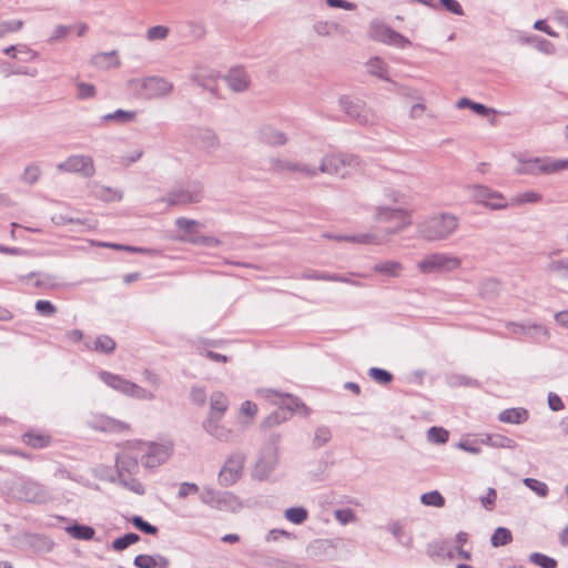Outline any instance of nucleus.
<instances>
[{
    "label": "nucleus",
    "instance_id": "obj_39",
    "mask_svg": "<svg viewBox=\"0 0 568 568\" xmlns=\"http://www.w3.org/2000/svg\"><path fill=\"white\" fill-rule=\"evenodd\" d=\"M367 71L369 74L378 77L383 80H388L387 78V65L386 63L378 57L371 58L367 63Z\"/></svg>",
    "mask_w": 568,
    "mask_h": 568
},
{
    "label": "nucleus",
    "instance_id": "obj_30",
    "mask_svg": "<svg viewBox=\"0 0 568 568\" xmlns=\"http://www.w3.org/2000/svg\"><path fill=\"white\" fill-rule=\"evenodd\" d=\"M134 565L138 568H154L156 566L160 568H166L169 566V560L160 555L156 557L150 555H139L134 558Z\"/></svg>",
    "mask_w": 568,
    "mask_h": 568
},
{
    "label": "nucleus",
    "instance_id": "obj_41",
    "mask_svg": "<svg viewBox=\"0 0 568 568\" xmlns=\"http://www.w3.org/2000/svg\"><path fill=\"white\" fill-rule=\"evenodd\" d=\"M313 30L320 37H329L331 34L341 31L342 27L335 22L318 20L313 24Z\"/></svg>",
    "mask_w": 568,
    "mask_h": 568
},
{
    "label": "nucleus",
    "instance_id": "obj_17",
    "mask_svg": "<svg viewBox=\"0 0 568 568\" xmlns=\"http://www.w3.org/2000/svg\"><path fill=\"white\" fill-rule=\"evenodd\" d=\"M202 199V189L200 185H190L183 189H175L168 193L164 201L169 205H187L197 203Z\"/></svg>",
    "mask_w": 568,
    "mask_h": 568
},
{
    "label": "nucleus",
    "instance_id": "obj_56",
    "mask_svg": "<svg viewBox=\"0 0 568 568\" xmlns=\"http://www.w3.org/2000/svg\"><path fill=\"white\" fill-rule=\"evenodd\" d=\"M41 175V169L38 164L32 163L26 166L21 180L27 184H34Z\"/></svg>",
    "mask_w": 568,
    "mask_h": 568
},
{
    "label": "nucleus",
    "instance_id": "obj_48",
    "mask_svg": "<svg viewBox=\"0 0 568 568\" xmlns=\"http://www.w3.org/2000/svg\"><path fill=\"white\" fill-rule=\"evenodd\" d=\"M420 503L425 506L440 508L445 506V498L438 490H432L420 496Z\"/></svg>",
    "mask_w": 568,
    "mask_h": 568
},
{
    "label": "nucleus",
    "instance_id": "obj_9",
    "mask_svg": "<svg viewBox=\"0 0 568 568\" xmlns=\"http://www.w3.org/2000/svg\"><path fill=\"white\" fill-rule=\"evenodd\" d=\"M143 466L145 468H155L164 464L173 453V444L171 442L155 443L143 442Z\"/></svg>",
    "mask_w": 568,
    "mask_h": 568
},
{
    "label": "nucleus",
    "instance_id": "obj_31",
    "mask_svg": "<svg viewBox=\"0 0 568 568\" xmlns=\"http://www.w3.org/2000/svg\"><path fill=\"white\" fill-rule=\"evenodd\" d=\"M112 481L138 495H143L145 491L143 485L136 478L128 474H116V476L112 478Z\"/></svg>",
    "mask_w": 568,
    "mask_h": 568
},
{
    "label": "nucleus",
    "instance_id": "obj_19",
    "mask_svg": "<svg viewBox=\"0 0 568 568\" xmlns=\"http://www.w3.org/2000/svg\"><path fill=\"white\" fill-rule=\"evenodd\" d=\"M89 425L97 430L105 432V433H114L122 434L130 430V424L115 419L113 417L106 415H95L93 416Z\"/></svg>",
    "mask_w": 568,
    "mask_h": 568
},
{
    "label": "nucleus",
    "instance_id": "obj_32",
    "mask_svg": "<svg viewBox=\"0 0 568 568\" xmlns=\"http://www.w3.org/2000/svg\"><path fill=\"white\" fill-rule=\"evenodd\" d=\"M136 459L125 456L121 452L116 455L115 459V466H116V474H128L132 475L138 470Z\"/></svg>",
    "mask_w": 568,
    "mask_h": 568
},
{
    "label": "nucleus",
    "instance_id": "obj_37",
    "mask_svg": "<svg viewBox=\"0 0 568 568\" xmlns=\"http://www.w3.org/2000/svg\"><path fill=\"white\" fill-rule=\"evenodd\" d=\"M215 508L220 510H235L241 506L239 498L231 493H220Z\"/></svg>",
    "mask_w": 568,
    "mask_h": 568
},
{
    "label": "nucleus",
    "instance_id": "obj_62",
    "mask_svg": "<svg viewBox=\"0 0 568 568\" xmlns=\"http://www.w3.org/2000/svg\"><path fill=\"white\" fill-rule=\"evenodd\" d=\"M303 280H314V281H329L333 282V280H337L334 277V274L327 273V272H318L314 270H308L302 273L300 276Z\"/></svg>",
    "mask_w": 568,
    "mask_h": 568
},
{
    "label": "nucleus",
    "instance_id": "obj_49",
    "mask_svg": "<svg viewBox=\"0 0 568 568\" xmlns=\"http://www.w3.org/2000/svg\"><path fill=\"white\" fill-rule=\"evenodd\" d=\"M393 223L394 226L385 230V233L388 236L396 235L412 225L413 221L409 211L405 212V217H400L397 221H394Z\"/></svg>",
    "mask_w": 568,
    "mask_h": 568
},
{
    "label": "nucleus",
    "instance_id": "obj_20",
    "mask_svg": "<svg viewBox=\"0 0 568 568\" xmlns=\"http://www.w3.org/2000/svg\"><path fill=\"white\" fill-rule=\"evenodd\" d=\"M229 88L236 93L244 92L250 88L251 78L242 67H234L224 75Z\"/></svg>",
    "mask_w": 568,
    "mask_h": 568
},
{
    "label": "nucleus",
    "instance_id": "obj_13",
    "mask_svg": "<svg viewBox=\"0 0 568 568\" xmlns=\"http://www.w3.org/2000/svg\"><path fill=\"white\" fill-rule=\"evenodd\" d=\"M57 169L61 172L78 173L84 178H91L95 173L93 159L89 155H71L59 163Z\"/></svg>",
    "mask_w": 568,
    "mask_h": 568
},
{
    "label": "nucleus",
    "instance_id": "obj_64",
    "mask_svg": "<svg viewBox=\"0 0 568 568\" xmlns=\"http://www.w3.org/2000/svg\"><path fill=\"white\" fill-rule=\"evenodd\" d=\"M36 310L39 314L43 316H52L57 312V307L50 301L45 300L37 301Z\"/></svg>",
    "mask_w": 568,
    "mask_h": 568
},
{
    "label": "nucleus",
    "instance_id": "obj_27",
    "mask_svg": "<svg viewBox=\"0 0 568 568\" xmlns=\"http://www.w3.org/2000/svg\"><path fill=\"white\" fill-rule=\"evenodd\" d=\"M138 111L135 110H122L118 109L111 113H106L101 116V122H114L120 125H125L136 121Z\"/></svg>",
    "mask_w": 568,
    "mask_h": 568
},
{
    "label": "nucleus",
    "instance_id": "obj_52",
    "mask_svg": "<svg viewBox=\"0 0 568 568\" xmlns=\"http://www.w3.org/2000/svg\"><path fill=\"white\" fill-rule=\"evenodd\" d=\"M285 518L295 525H301L307 518V510L303 507H291L285 510Z\"/></svg>",
    "mask_w": 568,
    "mask_h": 568
},
{
    "label": "nucleus",
    "instance_id": "obj_54",
    "mask_svg": "<svg viewBox=\"0 0 568 568\" xmlns=\"http://www.w3.org/2000/svg\"><path fill=\"white\" fill-rule=\"evenodd\" d=\"M449 433L443 427L433 426L427 432V439L434 444H445L448 440Z\"/></svg>",
    "mask_w": 568,
    "mask_h": 568
},
{
    "label": "nucleus",
    "instance_id": "obj_33",
    "mask_svg": "<svg viewBox=\"0 0 568 568\" xmlns=\"http://www.w3.org/2000/svg\"><path fill=\"white\" fill-rule=\"evenodd\" d=\"M87 348L102 354H111L116 347L115 341L109 335H100L93 342V346L85 344Z\"/></svg>",
    "mask_w": 568,
    "mask_h": 568
},
{
    "label": "nucleus",
    "instance_id": "obj_22",
    "mask_svg": "<svg viewBox=\"0 0 568 568\" xmlns=\"http://www.w3.org/2000/svg\"><path fill=\"white\" fill-rule=\"evenodd\" d=\"M257 135L262 143L272 146H282L287 142V136L283 131L268 124L260 126Z\"/></svg>",
    "mask_w": 568,
    "mask_h": 568
},
{
    "label": "nucleus",
    "instance_id": "obj_46",
    "mask_svg": "<svg viewBox=\"0 0 568 568\" xmlns=\"http://www.w3.org/2000/svg\"><path fill=\"white\" fill-rule=\"evenodd\" d=\"M52 221L57 225H64V224H68V223H75V224L85 225L88 229L95 227V223L93 221H91V220L73 217V216H70V215H67V214H55L52 217Z\"/></svg>",
    "mask_w": 568,
    "mask_h": 568
},
{
    "label": "nucleus",
    "instance_id": "obj_24",
    "mask_svg": "<svg viewBox=\"0 0 568 568\" xmlns=\"http://www.w3.org/2000/svg\"><path fill=\"white\" fill-rule=\"evenodd\" d=\"M229 408V399L222 392H213L210 396V410L206 418H223Z\"/></svg>",
    "mask_w": 568,
    "mask_h": 568
},
{
    "label": "nucleus",
    "instance_id": "obj_5",
    "mask_svg": "<svg viewBox=\"0 0 568 568\" xmlns=\"http://www.w3.org/2000/svg\"><path fill=\"white\" fill-rule=\"evenodd\" d=\"M99 377L106 386L125 396L142 400H153L155 398V395L152 392L125 379L121 375L101 371L99 373Z\"/></svg>",
    "mask_w": 568,
    "mask_h": 568
},
{
    "label": "nucleus",
    "instance_id": "obj_60",
    "mask_svg": "<svg viewBox=\"0 0 568 568\" xmlns=\"http://www.w3.org/2000/svg\"><path fill=\"white\" fill-rule=\"evenodd\" d=\"M169 28L164 26H154L148 29L146 39L149 41L165 40L169 36Z\"/></svg>",
    "mask_w": 568,
    "mask_h": 568
},
{
    "label": "nucleus",
    "instance_id": "obj_25",
    "mask_svg": "<svg viewBox=\"0 0 568 568\" xmlns=\"http://www.w3.org/2000/svg\"><path fill=\"white\" fill-rule=\"evenodd\" d=\"M372 270L374 273L385 275L387 277H399L404 272V265L399 261L385 260L374 264Z\"/></svg>",
    "mask_w": 568,
    "mask_h": 568
},
{
    "label": "nucleus",
    "instance_id": "obj_61",
    "mask_svg": "<svg viewBox=\"0 0 568 568\" xmlns=\"http://www.w3.org/2000/svg\"><path fill=\"white\" fill-rule=\"evenodd\" d=\"M345 241L354 242V243H358V244H378L379 243L377 236L372 233L347 235V236H345Z\"/></svg>",
    "mask_w": 568,
    "mask_h": 568
},
{
    "label": "nucleus",
    "instance_id": "obj_29",
    "mask_svg": "<svg viewBox=\"0 0 568 568\" xmlns=\"http://www.w3.org/2000/svg\"><path fill=\"white\" fill-rule=\"evenodd\" d=\"M506 327L516 335H527L531 334V331H534L536 334H542L548 337V331L545 326L538 325V324H531V325H525L520 323L515 322H508L506 324Z\"/></svg>",
    "mask_w": 568,
    "mask_h": 568
},
{
    "label": "nucleus",
    "instance_id": "obj_26",
    "mask_svg": "<svg viewBox=\"0 0 568 568\" xmlns=\"http://www.w3.org/2000/svg\"><path fill=\"white\" fill-rule=\"evenodd\" d=\"M528 418L529 413L523 407L507 408L498 414V420L504 424L520 425L527 422Z\"/></svg>",
    "mask_w": 568,
    "mask_h": 568
},
{
    "label": "nucleus",
    "instance_id": "obj_55",
    "mask_svg": "<svg viewBox=\"0 0 568 568\" xmlns=\"http://www.w3.org/2000/svg\"><path fill=\"white\" fill-rule=\"evenodd\" d=\"M523 483L526 487H528L530 490H532L539 497H546L548 495L549 489H548L547 484L544 481L527 477L523 480Z\"/></svg>",
    "mask_w": 568,
    "mask_h": 568
},
{
    "label": "nucleus",
    "instance_id": "obj_3",
    "mask_svg": "<svg viewBox=\"0 0 568 568\" xmlns=\"http://www.w3.org/2000/svg\"><path fill=\"white\" fill-rule=\"evenodd\" d=\"M462 260L453 254L435 252L426 254L416 264L417 270L425 275L436 273H450L458 270Z\"/></svg>",
    "mask_w": 568,
    "mask_h": 568
},
{
    "label": "nucleus",
    "instance_id": "obj_35",
    "mask_svg": "<svg viewBox=\"0 0 568 568\" xmlns=\"http://www.w3.org/2000/svg\"><path fill=\"white\" fill-rule=\"evenodd\" d=\"M542 199L541 194L536 191H526L523 193H518L514 195L510 201H508L509 206L524 205L528 203H538Z\"/></svg>",
    "mask_w": 568,
    "mask_h": 568
},
{
    "label": "nucleus",
    "instance_id": "obj_6",
    "mask_svg": "<svg viewBox=\"0 0 568 568\" xmlns=\"http://www.w3.org/2000/svg\"><path fill=\"white\" fill-rule=\"evenodd\" d=\"M342 111L353 121L362 125H373L377 122V114L366 103L349 95H343L338 100Z\"/></svg>",
    "mask_w": 568,
    "mask_h": 568
},
{
    "label": "nucleus",
    "instance_id": "obj_2",
    "mask_svg": "<svg viewBox=\"0 0 568 568\" xmlns=\"http://www.w3.org/2000/svg\"><path fill=\"white\" fill-rule=\"evenodd\" d=\"M126 88L136 98L143 100H156L169 97L172 93L174 85L164 77L149 75L128 80Z\"/></svg>",
    "mask_w": 568,
    "mask_h": 568
},
{
    "label": "nucleus",
    "instance_id": "obj_51",
    "mask_svg": "<svg viewBox=\"0 0 568 568\" xmlns=\"http://www.w3.org/2000/svg\"><path fill=\"white\" fill-rule=\"evenodd\" d=\"M288 419V414L283 409H276L273 413H271L262 422V426L265 428L274 427L283 422Z\"/></svg>",
    "mask_w": 568,
    "mask_h": 568
},
{
    "label": "nucleus",
    "instance_id": "obj_1",
    "mask_svg": "<svg viewBox=\"0 0 568 568\" xmlns=\"http://www.w3.org/2000/svg\"><path fill=\"white\" fill-rule=\"evenodd\" d=\"M459 226L456 215L442 212L425 217L417 224L418 236L427 242H439L450 237Z\"/></svg>",
    "mask_w": 568,
    "mask_h": 568
},
{
    "label": "nucleus",
    "instance_id": "obj_58",
    "mask_svg": "<svg viewBox=\"0 0 568 568\" xmlns=\"http://www.w3.org/2000/svg\"><path fill=\"white\" fill-rule=\"evenodd\" d=\"M368 376L382 385L388 384L393 379V375L389 372L378 367L369 368Z\"/></svg>",
    "mask_w": 568,
    "mask_h": 568
},
{
    "label": "nucleus",
    "instance_id": "obj_53",
    "mask_svg": "<svg viewBox=\"0 0 568 568\" xmlns=\"http://www.w3.org/2000/svg\"><path fill=\"white\" fill-rule=\"evenodd\" d=\"M23 442L33 448H42L48 446L50 437L41 434L27 433L23 435Z\"/></svg>",
    "mask_w": 568,
    "mask_h": 568
},
{
    "label": "nucleus",
    "instance_id": "obj_50",
    "mask_svg": "<svg viewBox=\"0 0 568 568\" xmlns=\"http://www.w3.org/2000/svg\"><path fill=\"white\" fill-rule=\"evenodd\" d=\"M529 561L540 568H556L557 560L541 552H531Z\"/></svg>",
    "mask_w": 568,
    "mask_h": 568
},
{
    "label": "nucleus",
    "instance_id": "obj_43",
    "mask_svg": "<svg viewBox=\"0 0 568 568\" xmlns=\"http://www.w3.org/2000/svg\"><path fill=\"white\" fill-rule=\"evenodd\" d=\"M388 530L394 536V538L397 540V542L404 545L407 548L412 547L413 538L412 536L405 535V529L403 524L399 521L392 523L388 527Z\"/></svg>",
    "mask_w": 568,
    "mask_h": 568
},
{
    "label": "nucleus",
    "instance_id": "obj_42",
    "mask_svg": "<svg viewBox=\"0 0 568 568\" xmlns=\"http://www.w3.org/2000/svg\"><path fill=\"white\" fill-rule=\"evenodd\" d=\"M93 63L104 68H118L120 65L115 51L102 52L94 55Z\"/></svg>",
    "mask_w": 568,
    "mask_h": 568
},
{
    "label": "nucleus",
    "instance_id": "obj_12",
    "mask_svg": "<svg viewBox=\"0 0 568 568\" xmlns=\"http://www.w3.org/2000/svg\"><path fill=\"white\" fill-rule=\"evenodd\" d=\"M271 170L275 173H295L304 178L317 175V169L303 162L291 161L282 158L270 160Z\"/></svg>",
    "mask_w": 568,
    "mask_h": 568
},
{
    "label": "nucleus",
    "instance_id": "obj_16",
    "mask_svg": "<svg viewBox=\"0 0 568 568\" xmlns=\"http://www.w3.org/2000/svg\"><path fill=\"white\" fill-rule=\"evenodd\" d=\"M372 36L375 40L381 41L383 43L394 45L396 48L405 49L412 44L409 39L395 31L385 24H373L372 26Z\"/></svg>",
    "mask_w": 568,
    "mask_h": 568
},
{
    "label": "nucleus",
    "instance_id": "obj_38",
    "mask_svg": "<svg viewBox=\"0 0 568 568\" xmlns=\"http://www.w3.org/2000/svg\"><path fill=\"white\" fill-rule=\"evenodd\" d=\"M65 530L72 538L79 540H91L94 537V529L85 525L69 526Z\"/></svg>",
    "mask_w": 568,
    "mask_h": 568
},
{
    "label": "nucleus",
    "instance_id": "obj_45",
    "mask_svg": "<svg viewBox=\"0 0 568 568\" xmlns=\"http://www.w3.org/2000/svg\"><path fill=\"white\" fill-rule=\"evenodd\" d=\"M513 540L511 531L508 528L498 527L491 535L490 542L494 547H500L510 544Z\"/></svg>",
    "mask_w": 568,
    "mask_h": 568
},
{
    "label": "nucleus",
    "instance_id": "obj_34",
    "mask_svg": "<svg viewBox=\"0 0 568 568\" xmlns=\"http://www.w3.org/2000/svg\"><path fill=\"white\" fill-rule=\"evenodd\" d=\"M94 195L105 202L121 201L123 193L120 190L112 189L104 185H97L94 187Z\"/></svg>",
    "mask_w": 568,
    "mask_h": 568
},
{
    "label": "nucleus",
    "instance_id": "obj_23",
    "mask_svg": "<svg viewBox=\"0 0 568 568\" xmlns=\"http://www.w3.org/2000/svg\"><path fill=\"white\" fill-rule=\"evenodd\" d=\"M406 211L402 207L377 205L373 211V220L378 223H392L400 217H405Z\"/></svg>",
    "mask_w": 568,
    "mask_h": 568
},
{
    "label": "nucleus",
    "instance_id": "obj_4",
    "mask_svg": "<svg viewBox=\"0 0 568 568\" xmlns=\"http://www.w3.org/2000/svg\"><path fill=\"white\" fill-rule=\"evenodd\" d=\"M316 169L317 173L322 172L345 179L352 176L361 169V162L358 158L351 154H331L324 156Z\"/></svg>",
    "mask_w": 568,
    "mask_h": 568
},
{
    "label": "nucleus",
    "instance_id": "obj_44",
    "mask_svg": "<svg viewBox=\"0 0 568 568\" xmlns=\"http://www.w3.org/2000/svg\"><path fill=\"white\" fill-rule=\"evenodd\" d=\"M175 240L181 242H187L194 245H203L207 247H216L220 245V240L214 236H207V235H195L193 237H175Z\"/></svg>",
    "mask_w": 568,
    "mask_h": 568
},
{
    "label": "nucleus",
    "instance_id": "obj_40",
    "mask_svg": "<svg viewBox=\"0 0 568 568\" xmlns=\"http://www.w3.org/2000/svg\"><path fill=\"white\" fill-rule=\"evenodd\" d=\"M121 453L136 459V463L140 460L143 464L142 440L126 442L123 444Z\"/></svg>",
    "mask_w": 568,
    "mask_h": 568
},
{
    "label": "nucleus",
    "instance_id": "obj_14",
    "mask_svg": "<svg viewBox=\"0 0 568 568\" xmlns=\"http://www.w3.org/2000/svg\"><path fill=\"white\" fill-rule=\"evenodd\" d=\"M245 456L241 453L232 454L220 470L219 478L222 485H233L242 475Z\"/></svg>",
    "mask_w": 568,
    "mask_h": 568
},
{
    "label": "nucleus",
    "instance_id": "obj_63",
    "mask_svg": "<svg viewBox=\"0 0 568 568\" xmlns=\"http://www.w3.org/2000/svg\"><path fill=\"white\" fill-rule=\"evenodd\" d=\"M517 443L505 435L495 434L494 447L493 448H505V449H515L517 448Z\"/></svg>",
    "mask_w": 568,
    "mask_h": 568
},
{
    "label": "nucleus",
    "instance_id": "obj_18",
    "mask_svg": "<svg viewBox=\"0 0 568 568\" xmlns=\"http://www.w3.org/2000/svg\"><path fill=\"white\" fill-rule=\"evenodd\" d=\"M19 493L23 500L33 504H44L51 498L44 486L31 479L21 483Z\"/></svg>",
    "mask_w": 568,
    "mask_h": 568
},
{
    "label": "nucleus",
    "instance_id": "obj_10",
    "mask_svg": "<svg viewBox=\"0 0 568 568\" xmlns=\"http://www.w3.org/2000/svg\"><path fill=\"white\" fill-rule=\"evenodd\" d=\"M519 166L516 169L517 174H555L559 172L558 159L548 156L523 159L518 156Z\"/></svg>",
    "mask_w": 568,
    "mask_h": 568
},
{
    "label": "nucleus",
    "instance_id": "obj_28",
    "mask_svg": "<svg viewBox=\"0 0 568 568\" xmlns=\"http://www.w3.org/2000/svg\"><path fill=\"white\" fill-rule=\"evenodd\" d=\"M175 225L180 231L183 232V235L180 237H193L199 235V230L203 227L201 222L187 217H178L175 220Z\"/></svg>",
    "mask_w": 568,
    "mask_h": 568
},
{
    "label": "nucleus",
    "instance_id": "obj_11",
    "mask_svg": "<svg viewBox=\"0 0 568 568\" xmlns=\"http://www.w3.org/2000/svg\"><path fill=\"white\" fill-rule=\"evenodd\" d=\"M471 199L477 204L490 210H505L509 207L507 199L498 191L484 185L471 186Z\"/></svg>",
    "mask_w": 568,
    "mask_h": 568
},
{
    "label": "nucleus",
    "instance_id": "obj_21",
    "mask_svg": "<svg viewBox=\"0 0 568 568\" xmlns=\"http://www.w3.org/2000/svg\"><path fill=\"white\" fill-rule=\"evenodd\" d=\"M219 79V72L214 69L204 67V65H196L190 75V80L211 92L214 91V84Z\"/></svg>",
    "mask_w": 568,
    "mask_h": 568
},
{
    "label": "nucleus",
    "instance_id": "obj_57",
    "mask_svg": "<svg viewBox=\"0 0 568 568\" xmlns=\"http://www.w3.org/2000/svg\"><path fill=\"white\" fill-rule=\"evenodd\" d=\"M139 540H140L139 535H136L134 532H129L120 538H116L113 541L112 547L116 551H122V550L126 549L130 545H132Z\"/></svg>",
    "mask_w": 568,
    "mask_h": 568
},
{
    "label": "nucleus",
    "instance_id": "obj_47",
    "mask_svg": "<svg viewBox=\"0 0 568 568\" xmlns=\"http://www.w3.org/2000/svg\"><path fill=\"white\" fill-rule=\"evenodd\" d=\"M199 139L202 145L207 150H215L220 146L217 134L210 129L202 130L199 134Z\"/></svg>",
    "mask_w": 568,
    "mask_h": 568
},
{
    "label": "nucleus",
    "instance_id": "obj_8",
    "mask_svg": "<svg viewBox=\"0 0 568 568\" xmlns=\"http://www.w3.org/2000/svg\"><path fill=\"white\" fill-rule=\"evenodd\" d=\"M256 394L271 404L278 406L280 409L285 410L288 414V418L298 409H302L305 416L310 414L308 408L297 397L290 394L280 393L272 388L257 389Z\"/></svg>",
    "mask_w": 568,
    "mask_h": 568
},
{
    "label": "nucleus",
    "instance_id": "obj_36",
    "mask_svg": "<svg viewBox=\"0 0 568 568\" xmlns=\"http://www.w3.org/2000/svg\"><path fill=\"white\" fill-rule=\"evenodd\" d=\"M546 270L548 273L568 280V256L557 260H550L547 263Z\"/></svg>",
    "mask_w": 568,
    "mask_h": 568
},
{
    "label": "nucleus",
    "instance_id": "obj_59",
    "mask_svg": "<svg viewBox=\"0 0 568 568\" xmlns=\"http://www.w3.org/2000/svg\"><path fill=\"white\" fill-rule=\"evenodd\" d=\"M200 494V500L204 504V505H207L212 508H215L216 506V503L219 501L217 498H219V495L220 493L210 488V487H205L203 488L201 491H199Z\"/></svg>",
    "mask_w": 568,
    "mask_h": 568
},
{
    "label": "nucleus",
    "instance_id": "obj_15",
    "mask_svg": "<svg viewBox=\"0 0 568 568\" xmlns=\"http://www.w3.org/2000/svg\"><path fill=\"white\" fill-rule=\"evenodd\" d=\"M222 418H205L202 427L205 433L221 443H237L239 435L230 427L222 423Z\"/></svg>",
    "mask_w": 568,
    "mask_h": 568
},
{
    "label": "nucleus",
    "instance_id": "obj_7",
    "mask_svg": "<svg viewBox=\"0 0 568 568\" xmlns=\"http://www.w3.org/2000/svg\"><path fill=\"white\" fill-rule=\"evenodd\" d=\"M278 436H272L262 447L261 455L253 468L254 478L264 480L273 473L278 462Z\"/></svg>",
    "mask_w": 568,
    "mask_h": 568
}]
</instances>
